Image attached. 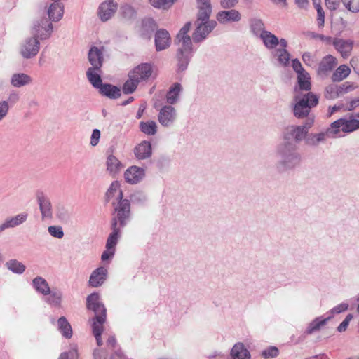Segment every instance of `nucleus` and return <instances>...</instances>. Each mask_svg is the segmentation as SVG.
<instances>
[{
    "mask_svg": "<svg viewBox=\"0 0 359 359\" xmlns=\"http://www.w3.org/2000/svg\"><path fill=\"white\" fill-rule=\"evenodd\" d=\"M314 122L313 117H308L306 123L303 126H292L287 128L285 134V143L283 149L280 151L283 158V163L288 168H293L300 162L299 156L294 151L295 149L290 140H294L295 142H299L305 138L309 129L313 126Z\"/></svg>",
    "mask_w": 359,
    "mask_h": 359,
    "instance_id": "1",
    "label": "nucleus"
},
{
    "mask_svg": "<svg viewBox=\"0 0 359 359\" xmlns=\"http://www.w3.org/2000/svg\"><path fill=\"white\" fill-rule=\"evenodd\" d=\"M191 22H187L180 30L176 36V43L181 46L177 49V72L187 69L192 56V43L190 36L187 34L191 28Z\"/></svg>",
    "mask_w": 359,
    "mask_h": 359,
    "instance_id": "2",
    "label": "nucleus"
},
{
    "mask_svg": "<svg viewBox=\"0 0 359 359\" xmlns=\"http://www.w3.org/2000/svg\"><path fill=\"white\" fill-rule=\"evenodd\" d=\"M296 103L293 108V113L297 118L307 117L311 109L316 107L318 103V97L313 93H307L302 97H294Z\"/></svg>",
    "mask_w": 359,
    "mask_h": 359,
    "instance_id": "3",
    "label": "nucleus"
},
{
    "mask_svg": "<svg viewBox=\"0 0 359 359\" xmlns=\"http://www.w3.org/2000/svg\"><path fill=\"white\" fill-rule=\"evenodd\" d=\"M86 307L95 314L90 320L91 324H104L106 322L107 309L101 302L98 293L93 292L87 297Z\"/></svg>",
    "mask_w": 359,
    "mask_h": 359,
    "instance_id": "4",
    "label": "nucleus"
},
{
    "mask_svg": "<svg viewBox=\"0 0 359 359\" xmlns=\"http://www.w3.org/2000/svg\"><path fill=\"white\" fill-rule=\"evenodd\" d=\"M123 191H119V195L117 196L118 202L114 206V212L116 214L111 219H116V226L118 222L120 226L123 227L126 225L127 221L130 216V203L128 199L123 198Z\"/></svg>",
    "mask_w": 359,
    "mask_h": 359,
    "instance_id": "5",
    "label": "nucleus"
},
{
    "mask_svg": "<svg viewBox=\"0 0 359 359\" xmlns=\"http://www.w3.org/2000/svg\"><path fill=\"white\" fill-rule=\"evenodd\" d=\"M52 22L46 18H43L34 22L32 27V34L38 39L44 40L49 39L53 33Z\"/></svg>",
    "mask_w": 359,
    "mask_h": 359,
    "instance_id": "6",
    "label": "nucleus"
},
{
    "mask_svg": "<svg viewBox=\"0 0 359 359\" xmlns=\"http://www.w3.org/2000/svg\"><path fill=\"white\" fill-rule=\"evenodd\" d=\"M40 49V43L35 36L27 38L22 43L20 54L25 59H30L36 56Z\"/></svg>",
    "mask_w": 359,
    "mask_h": 359,
    "instance_id": "7",
    "label": "nucleus"
},
{
    "mask_svg": "<svg viewBox=\"0 0 359 359\" xmlns=\"http://www.w3.org/2000/svg\"><path fill=\"white\" fill-rule=\"evenodd\" d=\"M153 67L150 63H141L131 70L129 74L139 83L147 82L151 76Z\"/></svg>",
    "mask_w": 359,
    "mask_h": 359,
    "instance_id": "8",
    "label": "nucleus"
},
{
    "mask_svg": "<svg viewBox=\"0 0 359 359\" xmlns=\"http://www.w3.org/2000/svg\"><path fill=\"white\" fill-rule=\"evenodd\" d=\"M217 22L211 20L206 22H200L192 34L194 42L198 43L203 41L208 34L216 27Z\"/></svg>",
    "mask_w": 359,
    "mask_h": 359,
    "instance_id": "9",
    "label": "nucleus"
},
{
    "mask_svg": "<svg viewBox=\"0 0 359 359\" xmlns=\"http://www.w3.org/2000/svg\"><path fill=\"white\" fill-rule=\"evenodd\" d=\"M118 4L114 0L102 2L98 8V15L103 22L109 20L116 12Z\"/></svg>",
    "mask_w": 359,
    "mask_h": 359,
    "instance_id": "10",
    "label": "nucleus"
},
{
    "mask_svg": "<svg viewBox=\"0 0 359 359\" xmlns=\"http://www.w3.org/2000/svg\"><path fill=\"white\" fill-rule=\"evenodd\" d=\"M36 199L42 219H51L53 217V210L50 199L42 191H37Z\"/></svg>",
    "mask_w": 359,
    "mask_h": 359,
    "instance_id": "11",
    "label": "nucleus"
},
{
    "mask_svg": "<svg viewBox=\"0 0 359 359\" xmlns=\"http://www.w3.org/2000/svg\"><path fill=\"white\" fill-rule=\"evenodd\" d=\"M144 176V169L135 165L129 167L124 172V179L126 182L130 184H136L139 183Z\"/></svg>",
    "mask_w": 359,
    "mask_h": 359,
    "instance_id": "12",
    "label": "nucleus"
},
{
    "mask_svg": "<svg viewBox=\"0 0 359 359\" xmlns=\"http://www.w3.org/2000/svg\"><path fill=\"white\" fill-rule=\"evenodd\" d=\"M154 41L156 51H162L170 47L171 43L170 35L165 29H157Z\"/></svg>",
    "mask_w": 359,
    "mask_h": 359,
    "instance_id": "13",
    "label": "nucleus"
},
{
    "mask_svg": "<svg viewBox=\"0 0 359 359\" xmlns=\"http://www.w3.org/2000/svg\"><path fill=\"white\" fill-rule=\"evenodd\" d=\"M176 118V111L175 108L170 105L164 106L161 110L158 116L159 123L165 126L168 127L175 121Z\"/></svg>",
    "mask_w": 359,
    "mask_h": 359,
    "instance_id": "14",
    "label": "nucleus"
},
{
    "mask_svg": "<svg viewBox=\"0 0 359 359\" xmlns=\"http://www.w3.org/2000/svg\"><path fill=\"white\" fill-rule=\"evenodd\" d=\"M27 218L28 214L27 212H22L14 217H7L6 220L0 224V233L7 229L15 228L21 225L27 221Z\"/></svg>",
    "mask_w": 359,
    "mask_h": 359,
    "instance_id": "15",
    "label": "nucleus"
},
{
    "mask_svg": "<svg viewBox=\"0 0 359 359\" xmlns=\"http://www.w3.org/2000/svg\"><path fill=\"white\" fill-rule=\"evenodd\" d=\"M332 44L335 49L339 52L343 57L350 56L353 46V41L351 39H343L334 38Z\"/></svg>",
    "mask_w": 359,
    "mask_h": 359,
    "instance_id": "16",
    "label": "nucleus"
},
{
    "mask_svg": "<svg viewBox=\"0 0 359 359\" xmlns=\"http://www.w3.org/2000/svg\"><path fill=\"white\" fill-rule=\"evenodd\" d=\"M107 278V270L104 266H100L94 270L89 278L88 284L93 287L101 286Z\"/></svg>",
    "mask_w": 359,
    "mask_h": 359,
    "instance_id": "17",
    "label": "nucleus"
},
{
    "mask_svg": "<svg viewBox=\"0 0 359 359\" xmlns=\"http://www.w3.org/2000/svg\"><path fill=\"white\" fill-rule=\"evenodd\" d=\"M103 50L104 47L98 48L96 46H93L90 48L88 54V59L91 65L90 67H102L104 62Z\"/></svg>",
    "mask_w": 359,
    "mask_h": 359,
    "instance_id": "18",
    "label": "nucleus"
},
{
    "mask_svg": "<svg viewBox=\"0 0 359 359\" xmlns=\"http://www.w3.org/2000/svg\"><path fill=\"white\" fill-rule=\"evenodd\" d=\"M241 19L240 12L235 9L221 11L217 14V20L222 24L230 22H238Z\"/></svg>",
    "mask_w": 359,
    "mask_h": 359,
    "instance_id": "19",
    "label": "nucleus"
},
{
    "mask_svg": "<svg viewBox=\"0 0 359 359\" xmlns=\"http://www.w3.org/2000/svg\"><path fill=\"white\" fill-rule=\"evenodd\" d=\"M134 154L138 160L149 158L152 154L151 144L149 141L144 140L134 149Z\"/></svg>",
    "mask_w": 359,
    "mask_h": 359,
    "instance_id": "20",
    "label": "nucleus"
},
{
    "mask_svg": "<svg viewBox=\"0 0 359 359\" xmlns=\"http://www.w3.org/2000/svg\"><path fill=\"white\" fill-rule=\"evenodd\" d=\"M111 229L112 231L107 238L105 248L115 250L116 245L121 237V229L116 226V219H111Z\"/></svg>",
    "mask_w": 359,
    "mask_h": 359,
    "instance_id": "21",
    "label": "nucleus"
},
{
    "mask_svg": "<svg viewBox=\"0 0 359 359\" xmlns=\"http://www.w3.org/2000/svg\"><path fill=\"white\" fill-rule=\"evenodd\" d=\"M64 13V6L62 3L53 2L52 3L47 11L48 20L53 22H58L62 18Z\"/></svg>",
    "mask_w": 359,
    "mask_h": 359,
    "instance_id": "22",
    "label": "nucleus"
},
{
    "mask_svg": "<svg viewBox=\"0 0 359 359\" xmlns=\"http://www.w3.org/2000/svg\"><path fill=\"white\" fill-rule=\"evenodd\" d=\"M158 28V25L152 18L142 20L140 28L141 36L144 39H151V34Z\"/></svg>",
    "mask_w": 359,
    "mask_h": 359,
    "instance_id": "23",
    "label": "nucleus"
},
{
    "mask_svg": "<svg viewBox=\"0 0 359 359\" xmlns=\"http://www.w3.org/2000/svg\"><path fill=\"white\" fill-rule=\"evenodd\" d=\"M99 93L109 99H117L121 97V89L110 83H103L99 88Z\"/></svg>",
    "mask_w": 359,
    "mask_h": 359,
    "instance_id": "24",
    "label": "nucleus"
},
{
    "mask_svg": "<svg viewBox=\"0 0 359 359\" xmlns=\"http://www.w3.org/2000/svg\"><path fill=\"white\" fill-rule=\"evenodd\" d=\"M101 68L89 67L86 71V76L91 85L98 89L102 84L101 79Z\"/></svg>",
    "mask_w": 359,
    "mask_h": 359,
    "instance_id": "25",
    "label": "nucleus"
},
{
    "mask_svg": "<svg viewBox=\"0 0 359 359\" xmlns=\"http://www.w3.org/2000/svg\"><path fill=\"white\" fill-rule=\"evenodd\" d=\"M230 355L233 359H250V351L245 347L242 342H238L231 350Z\"/></svg>",
    "mask_w": 359,
    "mask_h": 359,
    "instance_id": "26",
    "label": "nucleus"
},
{
    "mask_svg": "<svg viewBox=\"0 0 359 359\" xmlns=\"http://www.w3.org/2000/svg\"><path fill=\"white\" fill-rule=\"evenodd\" d=\"M32 83V77L25 73L13 74L11 78V84L15 88H21Z\"/></svg>",
    "mask_w": 359,
    "mask_h": 359,
    "instance_id": "27",
    "label": "nucleus"
},
{
    "mask_svg": "<svg viewBox=\"0 0 359 359\" xmlns=\"http://www.w3.org/2000/svg\"><path fill=\"white\" fill-rule=\"evenodd\" d=\"M335 65V58L332 55H328L324 57L320 61L318 69V73L321 74H327L334 68Z\"/></svg>",
    "mask_w": 359,
    "mask_h": 359,
    "instance_id": "28",
    "label": "nucleus"
},
{
    "mask_svg": "<svg viewBox=\"0 0 359 359\" xmlns=\"http://www.w3.org/2000/svg\"><path fill=\"white\" fill-rule=\"evenodd\" d=\"M32 285L37 292L44 296L48 295V294L50 293V288L48 282L41 276H36L34 278Z\"/></svg>",
    "mask_w": 359,
    "mask_h": 359,
    "instance_id": "29",
    "label": "nucleus"
},
{
    "mask_svg": "<svg viewBox=\"0 0 359 359\" xmlns=\"http://www.w3.org/2000/svg\"><path fill=\"white\" fill-rule=\"evenodd\" d=\"M106 165L107 170L111 175L117 174L123 168L121 161L112 154L108 156Z\"/></svg>",
    "mask_w": 359,
    "mask_h": 359,
    "instance_id": "30",
    "label": "nucleus"
},
{
    "mask_svg": "<svg viewBox=\"0 0 359 359\" xmlns=\"http://www.w3.org/2000/svg\"><path fill=\"white\" fill-rule=\"evenodd\" d=\"M119 15L123 20L131 21L136 18L137 11L131 5L128 4H122L120 7Z\"/></svg>",
    "mask_w": 359,
    "mask_h": 359,
    "instance_id": "31",
    "label": "nucleus"
},
{
    "mask_svg": "<svg viewBox=\"0 0 359 359\" xmlns=\"http://www.w3.org/2000/svg\"><path fill=\"white\" fill-rule=\"evenodd\" d=\"M57 327L65 338L70 339L72 337L73 332L72 326L65 316L58 318Z\"/></svg>",
    "mask_w": 359,
    "mask_h": 359,
    "instance_id": "32",
    "label": "nucleus"
},
{
    "mask_svg": "<svg viewBox=\"0 0 359 359\" xmlns=\"http://www.w3.org/2000/svg\"><path fill=\"white\" fill-rule=\"evenodd\" d=\"M260 38L268 49H273L279 43L278 37L269 31L262 32Z\"/></svg>",
    "mask_w": 359,
    "mask_h": 359,
    "instance_id": "33",
    "label": "nucleus"
},
{
    "mask_svg": "<svg viewBox=\"0 0 359 359\" xmlns=\"http://www.w3.org/2000/svg\"><path fill=\"white\" fill-rule=\"evenodd\" d=\"M331 316H329L325 318H323V317H318L315 318L308 326L306 329V334H311L314 332H316L320 329L322 326L325 325L327 322L331 318Z\"/></svg>",
    "mask_w": 359,
    "mask_h": 359,
    "instance_id": "34",
    "label": "nucleus"
},
{
    "mask_svg": "<svg viewBox=\"0 0 359 359\" xmlns=\"http://www.w3.org/2000/svg\"><path fill=\"white\" fill-rule=\"evenodd\" d=\"M182 90V86L180 83H175L172 87H170L168 90L166 99L168 103L170 104H174L178 100L180 93Z\"/></svg>",
    "mask_w": 359,
    "mask_h": 359,
    "instance_id": "35",
    "label": "nucleus"
},
{
    "mask_svg": "<svg viewBox=\"0 0 359 359\" xmlns=\"http://www.w3.org/2000/svg\"><path fill=\"white\" fill-rule=\"evenodd\" d=\"M350 72L351 69L347 65H340L333 73L332 79L333 81H341L346 78Z\"/></svg>",
    "mask_w": 359,
    "mask_h": 359,
    "instance_id": "36",
    "label": "nucleus"
},
{
    "mask_svg": "<svg viewBox=\"0 0 359 359\" xmlns=\"http://www.w3.org/2000/svg\"><path fill=\"white\" fill-rule=\"evenodd\" d=\"M297 82L300 90L305 91L311 90V77L307 72L297 75Z\"/></svg>",
    "mask_w": 359,
    "mask_h": 359,
    "instance_id": "37",
    "label": "nucleus"
},
{
    "mask_svg": "<svg viewBox=\"0 0 359 359\" xmlns=\"http://www.w3.org/2000/svg\"><path fill=\"white\" fill-rule=\"evenodd\" d=\"M140 130L147 135H154L157 132V126L154 121H142L140 123Z\"/></svg>",
    "mask_w": 359,
    "mask_h": 359,
    "instance_id": "38",
    "label": "nucleus"
},
{
    "mask_svg": "<svg viewBox=\"0 0 359 359\" xmlns=\"http://www.w3.org/2000/svg\"><path fill=\"white\" fill-rule=\"evenodd\" d=\"M273 55L277 57L280 65L286 67L289 64L290 54L285 48H278L273 52Z\"/></svg>",
    "mask_w": 359,
    "mask_h": 359,
    "instance_id": "39",
    "label": "nucleus"
},
{
    "mask_svg": "<svg viewBox=\"0 0 359 359\" xmlns=\"http://www.w3.org/2000/svg\"><path fill=\"white\" fill-rule=\"evenodd\" d=\"M140 83L131 74H128V79L123 85L122 90L124 94H131L135 91Z\"/></svg>",
    "mask_w": 359,
    "mask_h": 359,
    "instance_id": "40",
    "label": "nucleus"
},
{
    "mask_svg": "<svg viewBox=\"0 0 359 359\" xmlns=\"http://www.w3.org/2000/svg\"><path fill=\"white\" fill-rule=\"evenodd\" d=\"M326 137H330V135L327 133V130L317 134H311L306 139V143L308 145L316 146L320 142L324 141Z\"/></svg>",
    "mask_w": 359,
    "mask_h": 359,
    "instance_id": "41",
    "label": "nucleus"
},
{
    "mask_svg": "<svg viewBox=\"0 0 359 359\" xmlns=\"http://www.w3.org/2000/svg\"><path fill=\"white\" fill-rule=\"evenodd\" d=\"M6 267L12 272L22 274L25 271V266L17 259H11L6 263Z\"/></svg>",
    "mask_w": 359,
    "mask_h": 359,
    "instance_id": "42",
    "label": "nucleus"
},
{
    "mask_svg": "<svg viewBox=\"0 0 359 359\" xmlns=\"http://www.w3.org/2000/svg\"><path fill=\"white\" fill-rule=\"evenodd\" d=\"M50 296L45 299L46 303L50 306L60 307L62 301V294L60 291H51L48 294Z\"/></svg>",
    "mask_w": 359,
    "mask_h": 359,
    "instance_id": "43",
    "label": "nucleus"
},
{
    "mask_svg": "<svg viewBox=\"0 0 359 359\" xmlns=\"http://www.w3.org/2000/svg\"><path fill=\"white\" fill-rule=\"evenodd\" d=\"M250 25L251 32L256 36H259L262 32H266L264 30V25L261 19L252 18L250 20Z\"/></svg>",
    "mask_w": 359,
    "mask_h": 359,
    "instance_id": "44",
    "label": "nucleus"
},
{
    "mask_svg": "<svg viewBox=\"0 0 359 359\" xmlns=\"http://www.w3.org/2000/svg\"><path fill=\"white\" fill-rule=\"evenodd\" d=\"M342 128L343 119H338L334 121L327 129V133L330 135V137H335L340 133V130H342Z\"/></svg>",
    "mask_w": 359,
    "mask_h": 359,
    "instance_id": "45",
    "label": "nucleus"
},
{
    "mask_svg": "<svg viewBox=\"0 0 359 359\" xmlns=\"http://www.w3.org/2000/svg\"><path fill=\"white\" fill-rule=\"evenodd\" d=\"M337 85H329L325 88V97L328 100L335 99L341 95Z\"/></svg>",
    "mask_w": 359,
    "mask_h": 359,
    "instance_id": "46",
    "label": "nucleus"
},
{
    "mask_svg": "<svg viewBox=\"0 0 359 359\" xmlns=\"http://www.w3.org/2000/svg\"><path fill=\"white\" fill-rule=\"evenodd\" d=\"M359 128V121L357 119L345 120L343 119L342 131L349 133Z\"/></svg>",
    "mask_w": 359,
    "mask_h": 359,
    "instance_id": "47",
    "label": "nucleus"
},
{
    "mask_svg": "<svg viewBox=\"0 0 359 359\" xmlns=\"http://www.w3.org/2000/svg\"><path fill=\"white\" fill-rule=\"evenodd\" d=\"M103 325L104 324H91L93 335L95 337L97 344L99 346L102 345L101 336L104 330Z\"/></svg>",
    "mask_w": 359,
    "mask_h": 359,
    "instance_id": "48",
    "label": "nucleus"
},
{
    "mask_svg": "<svg viewBox=\"0 0 359 359\" xmlns=\"http://www.w3.org/2000/svg\"><path fill=\"white\" fill-rule=\"evenodd\" d=\"M119 191H122V190L120 189V183L118 181L113 182L106 193V197L107 198V200H109L111 198L114 197L116 193H117L118 196L119 195Z\"/></svg>",
    "mask_w": 359,
    "mask_h": 359,
    "instance_id": "49",
    "label": "nucleus"
},
{
    "mask_svg": "<svg viewBox=\"0 0 359 359\" xmlns=\"http://www.w3.org/2000/svg\"><path fill=\"white\" fill-rule=\"evenodd\" d=\"M344 6L353 13L359 12V0H341Z\"/></svg>",
    "mask_w": 359,
    "mask_h": 359,
    "instance_id": "50",
    "label": "nucleus"
},
{
    "mask_svg": "<svg viewBox=\"0 0 359 359\" xmlns=\"http://www.w3.org/2000/svg\"><path fill=\"white\" fill-rule=\"evenodd\" d=\"M130 198L133 203L137 204L144 203L147 200V197L142 191L134 192L130 195Z\"/></svg>",
    "mask_w": 359,
    "mask_h": 359,
    "instance_id": "51",
    "label": "nucleus"
},
{
    "mask_svg": "<svg viewBox=\"0 0 359 359\" xmlns=\"http://www.w3.org/2000/svg\"><path fill=\"white\" fill-rule=\"evenodd\" d=\"M212 13V8H210V11L205 9H198V13L197 15V21H201V22H210L209 20L210 14Z\"/></svg>",
    "mask_w": 359,
    "mask_h": 359,
    "instance_id": "52",
    "label": "nucleus"
},
{
    "mask_svg": "<svg viewBox=\"0 0 359 359\" xmlns=\"http://www.w3.org/2000/svg\"><path fill=\"white\" fill-rule=\"evenodd\" d=\"M279 353V351L276 346H270L262 352V356L264 358H275Z\"/></svg>",
    "mask_w": 359,
    "mask_h": 359,
    "instance_id": "53",
    "label": "nucleus"
},
{
    "mask_svg": "<svg viewBox=\"0 0 359 359\" xmlns=\"http://www.w3.org/2000/svg\"><path fill=\"white\" fill-rule=\"evenodd\" d=\"M49 233L57 238H62L64 236V232L61 226H50L48 227Z\"/></svg>",
    "mask_w": 359,
    "mask_h": 359,
    "instance_id": "54",
    "label": "nucleus"
},
{
    "mask_svg": "<svg viewBox=\"0 0 359 359\" xmlns=\"http://www.w3.org/2000/svg\"><path fill=\"white\" fill-rule=\"evenodd\" d=\"M9 105L7 101L0 102V121H1L8 114Z\"/></svg>",
    "mask_w": 359,
    "mask_h": 359,
    "instance_id": "55",
    "label": "nucleus"
},
{
    "mask_svg": "<svg viewBox=\"0 0 359 359\" xmlns=\"http://www.w3.org/2000/svg\"><path fill=\"white\" fill-rule=\"evenodd\" d=\"M352 318H353L352 314H348L346 316V317L345 318V319L337 327V331L339 332H344L347 329V327Z\"/></svg>",
    "mask_w": 359,
    "mask_h": 359,
    "instance_id": "56",
    "label": "nucleus"
},
{
    "mask_svg": "<svg viewBox=\"0 0 359 359\" xmlns=\"http://www.w3.org/2000/svg\"><path fill=\"white\" fill-rule=\"evenodd\" d=\"M312 37L313 39H318L324 42L326 45L332 44L333 39L331 36H325L323 34L312 33Z\"/></svg>",
    "mask_w": 359,
    "mask_h": 359,
    "instance_id": "57",
    "label": "nucleus"
},
{
    "mask_svg": "<svg viewBox=\"0 0 359 359\" xmlns=\"http://www.w3.org/2000/svg\"><path fill=\"white\" fill-rule=\"evenodd\" d=\"M74 358L77 359L78 353L76 350L73 349L68 352L62 353L58 359H74Z\"/></svg>",
    "mask_w": 359,
    "mask_h": 359,
    "instance_id": "58",
    "label": "nucleus"
},
{
    "mask_svg": "<svg viewBox=\"0 0 359 359\" xmlns=\"http://www.w3.org/2000/svg\"><path fill=\"white\" fill-rule=\"evenodd\" d=\"M292 66L294 72L297 74V75L302 74L303 72H306L303 68L301 62L298 59H294L292 60Z\"/></svg>",
    "mask_w": 359,
    "mask_h": 359,
    "instance_id": "59",
    "label": "nucleus"
},
{
    "mask_svg": "<svg viewBox=\"0 0 359 359\" xmlns=\"http://www.w3.org/2000/svg\"><path fill=\"white\" fill-rule=\"evenodd\" d=\"M338 86L340 90L339 93H341V95L354 89L353 86L349 82H345Z\"/></svg>",
    "mask_w": 359,
    "mask_h": 359,
    "instance_id": "60",
    "label": "nucleus"
},
{
    "mask_svg": "<svg viewBox=\"0 0 359 359\" xmlns=\"http://www.w3.org/2000/svg\"><path fill=\"white\" fill-rule=\"evenodd\" d=\"M348 304L342 303V304H340L337 305V306L334 307L331 310V313L332 314H338L343 311H346L348 309Z\"/></svg>",
    "mask_w": 359,
    "mask_h": 359,
    "instance_id": "61",
    "label": "nucleus"
},
{
    "mask_svg": "<svg viewBox=\"0 0 359 359\" xmlns=\"http://www.w3.org/2000/svg\"><path fill=\"white\" fill-rule=\"evenodd\" d=\"M317 15L318 25L320 27H323L325 23V13L322 8H318Z\"/></svg>",
    "mask_w": 359,
    "mask_h": 359,
    "instance_id": "62",
    "label": "nucleus"
},
{
    "mask_svg": "<svg viewBox=\"0 0 359 359\" xmlns=\"http://www.w3.org/2000/svg\"><path fill=\"white\" fill-rule=\"evenodd\" d=\"M100 137V131L98 129H94L92 133L90 144L92 146H96L98 144Z\"/></svg>",
    "mask_w": 359,
    "mask_h": 359,
    "instance_id": "63",
    "label": "nucleus"
},
{
    "mask_svg": "<svg viewBox=\"0 0 359 359\" xmlns=\"http://www.w3.org/2000/svg\"><path fill=\"white\" fill-rule=\"evenodd\" d=\"M341 0H325V4L330 11L336 10L339 6Z\"/></svg>",
    "mask_w": 359,
    "mask_h": 359,
    "instance_id": "64",
    "label": "nucleus"
}]
</instances>
